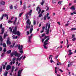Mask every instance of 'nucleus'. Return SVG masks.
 <instances>
[{"label":"nucleus","instance_id":"1","mask_svg":"<svg viewBox=\"0 0 76 76\" xmlns=\"http://www.w3.org/2000/svg\"><path fill=\"white\" fill-rule=\"evenodd\" d=\"M44 39H46L47 38V39H46V40L44 42V45H43V46L44 47V48H45V49H47L48 48L47 47H46V45H47V42H48V40H49V39H50V37H49V36H45L44 37Z\"/></svg>","mask_w":76,"mask_h":76},{"label":"nucleus","instance_id":"2","mask_svg":"<svg viewBox=\"0 0 76 76\" xmlns=\"http://www.w3.org/2000/svg\"><path fill=\"white\" fill-rule=\"evenodd\" d=\"M12 33L15 35H17L18 36H20V33L19 31H17V27H15L14 28L13 30L12 31Z\"/></svg>","mask_w":76,"mask_h":76},{"label":"nucleus","instance_id":"3","mask_svg":"<svg viewBox=\"0 0 76 76\" xmlns=\"http://www.w3.org/2000/svg\"><path fill=\"white\" fill-rule=\"evenodd\" d=\"M48 26V27L47 29ZM50 24H49L48 25V23H47L46 25V27L45 28V29L46 31V34H47V35H48V34H49V30H50Z\"/></svg>","mask_w":76,"mask_h":76},{"label":"nucleus","instance_id":"4","mask_svg":"<svg viewBox=\"0 0 76 76\" xmlns=\"http://www.w3.org/2000/svg\"><path fill=\"white\" fill-rule=\"evenodd\" d=\"M14 54L16 56L18 57L16 59V61H18V60H19V57H20V56H21V54H18V53H17V52L16 51H14Z\"/></svg>","mask_w":76,"mask_h":76},{"label":"nucleus","instance_id":"5","mask_svg":"<svg viewBox=\"0 0 76 76\" xmlns=\"http://www.w3.org/2000/svg\"><path fill=\"white\" fill-rule=\"evenodd\" d=\"M22 48H23V46L22 45L20 47V45H19L18 47V48L19 49V51H20V53H23V51L22 50Z\"/></svg>","mask_w":76,"mask_h":76},{"label":"nucleus","instance_id":"6","mask_svg":"<svg viewBox=\"0 0 76 76\" xmlns=\"http://www.w3.org/2000/svg\"><path fill=\"white\" fill-rule=\"evenodd\" d=\"M32 10H30L29 12H28L26 14V19H28L29 18V17L28 16V15H29V16H30L31 15V14L32 13Z\"/></svg>","mask_w":76,"mask_h":76},{"label":"nucleus","instance_id":"7","mask_svg":"<svg viewBox=\"0 0 76 76\" xmlns=\"http://www.w3.org/2000/svg\"><path fill=\"white\" fill-rule=\"evenodd\" d=\"M30 20H29V19H28L26 21V24L27 25H28V26H26V29H28H28L30 28V27L29 26L31 25V22H29Z\"/></svg>","mask_w":76,"mask_h":76},{"label":"nucleus","instance_id":"8","mask_svg":"<svg viewBox=\"0 0 76 76\" xmlns=\"http://www.w3.org/2000/svg\"><path fill=\"white\" fill-rule=\"evenodd\" d=\"M11 68V66L10 65H8L6 67V70H9Z\"/></svg>","mask_w":76,"mask_h":76},{"label":"nucleus","instance_id":"9","mask_svg":"<svg viewBox=\"0 0 76 76\" xmlns=\"http://www.w3.org/2000/svg\"><path fill=\"white\" fill-rule=\"evenodd\" d=\"M22 69L21 70H19L18 72V76H21L20 75H21V73L22 72Z\"/></svg>","mask_w":76,"mask_h":76},{"label":"nucleus","instance_id":"10","mask_svg":"<svg viewBox=\"0 0 76 76\" xmlns=\"http://www.w3.org/2000/svg\"><path fill=\"white\" fill-rule=\"evenodd\" d=\"M32 34H31V36H29L28 37V42H31V37H32Z\"/></svg>","mask_w":76,"mask_h":76},{"label":"nucleus","instance_id":"11","mask_svg":"<svg viewBox=\"0 0 76 76\" xmlns=\"http://www.w3.org/2000/svg\"><path fill=\"white\" fill-rule=\"evenodd\" d=\"M72 50H69L68 52H69V54H68V56H70V55H72V54H73V52H72Z\"/></svg>","mask_w":76,"mask_h":76},{"label":"nucleus","instance_id":"12","mask_svg":"<svg viewBox=\"0 0 76 76\" xmlns=\"http://www.w3.org/2000/svg\"><path fill=\"white\" fill-rule=\"evenodd\" d=\"M7 44H9L10 45L11 44V43L10 42V41H9V38L8 37L7 39Z\"/></svg>","mask_w":76,"mask_h":76},{"label":"nucleus","instance_id":"13","mask_svg":"<svg viewBox=\"0 0 76 76\" xmlns=\"http://www.w3.org/2000/svg\"><path fill=\"white\" fill-rule=\"evenodd\" d=\"M8 35H7V33L6 32V33H4V38L5 39V38H6V37Z\"/></svg>","mask_w":76,"mask_h":76},{"label":"nucleus","instance_id":"14","mask_svg":"<svg viewBox=\"0 0 76 76\" xmlns=\"http://www.w3.org/2000/svg\"><path fill=\"white\" fill-rule=\"evenodd\" d=\"M71 9H72V10H75L76 8H75V6H72L71 8Z\"/></svg>","mask_w":76,"mask_h":76},{"label":"nucleus","instance_id":"15","mask_svg":"<svg viewBox=\"0 0 76 76\" xmlns=\"http://www.w3.org/2000/svg\"><path fill=\"white\" fill-rule=\"evenodd\" d=\"M0 40L1 42V44H2L1 42H3V38H2V37L1 36H0Z\"/></svg>","mask_w":76,"mask_h":76},{"label":"nucleus","instance_id":"16","mask_svg":"<svg viewBox=\"0 0 76 76\" xmlns=\"http://www.w3.org/2000/svg\"><path fill=\"white\" fill-rule=\"evenodd\" d=\"M8 73V72H6L4 73V76H7V75Z\"/></svg>","mask_w":76,"mask_h":76},{"label":"nucleus","instance_id":"17","mask_svg":"<svg viewBox=\"0 0 76 76\" xmlns=\"http://www.w3.org/2000/svg\"><path fill=\"white\" fill-rule=\"evenodd\" d=\"M13 70H14V66H13L12 67V70H11V73H13Z\"/></svg>","mask_w":76,"mask_h":76},{"label":"nucleus","instance_id":"18","mask_svg":"<svg viewBox=\"0 0 76 76\" xmlns=\"http://www.w3.org/2000/svg\"><path fill=\"white\" fill-rule=\"evenodd\" d=\"M44 1L42 0V1L41 3L40 4L41 5H42V6H43V5L44 4Z\"/></svg>","mask_w":76,"mask_h":76},{"label":"nucleus","instance_id":"19","mask_svg":"<svg viewBox=\"0 0 76 76\" xmlns=\"http://www.w3.org/2000/svg\"><path fill=\"white\" fill-rule=\"evenodd\" d=\"M15 61H12V62L11 61L10 63V64L11 65H12V63L13 64H15Z\"/></svg>","mask_w":76,"mask_h":76},{"label":"nucleus","instance_id":"20","mask_svg":"<svg viewBox=\"0 0 76 76\" xmlns=\"http://www.w3.org/2000/svg\"><path fill=\"white\" fill-rule=\"evenodd\" d=\"M1 5H4V4H5V2L4 1L1 2Z\"/></svg>","mask_w":76,"mask_h":76},{"label":"nucleus","instance_id":"21","mask_svg":"<svg viewBox=\"0 0 76 76\" xmlns=\"http://www.w3.org/2000/svg\"><path fill=\"white\" fill-rule=\"evenodd\" d=\"M32 31H33V28H30V34H31V33H32Z\"/></svg>","mask_w":76,"mask_h":76},{"label":"nucleus","instance_id":"22","mask_svg":"<svg viewBox=\"0 0 76 76\" xmlns=\"http://www.w3.org/2000/svg\"><path fill=\"white\" fill-rule=\"evenodd\" d=\"M41 8H39V11H38V14H39L40 13V12H41Z\"/></svg>","mask_w":76,"mask_h":76},{"label":"nucleus","instance_id":"23","mask_svg":"<svg viewBox=\"0 0 76 76\" xmlns=\"http://www.w3.org/2000/svg\"><path fill=\"white\" fill-rule=\"evenodd\" d=\"M76 30V28H72L71 29V31H73V30Z\"/></svg>","mask_w":76,"mask_h":76},{"label":"nucleus","instance_id":"24","mask_svg":"<svg viewBox=\"0 0 76 76\" xmlns=\"http://www.w3.org/2000/svg\"><path fill=\"white\" fill-rule=\"evenodd\" d=\"M17 20V18L16 17H15V20L14 21V24H15V23H16V22Z\"/></svg>","mask_w":76,"mask_h":76},{"label":"nucleus","instance_id":"25","mask_svg":"<svg viewBox=\"0 0 76 76\" xmlns=\"http://www.w3.org/2000/svg\"><path fill=\"white\" fill-rule=\"evenodd\" d=\"M23 13L22 12L19 14V16L20 18V17H21V16H22V14H23Z\"/></svg>","mask_w":76,"mask_h":76},{"label":"nucleus","instance_id":"26","mask_svg":"<svg viewBox=\"0 0 76 76\" xmlns=\"http://www.w3.org/2000/svg\"><path fill=\"white\" fill-rule=\"evenodd\" d=\"M55 73L56 74H57V67H55Z\"/></svg>","mask_w":76,"mask_h":76},{"label":"nucleus","instance_id":"27","mask_svg":"<svg viewBox=\"0 0 76 76\" xmlns=\"http://www.w3.org/2000/svg\"><path fill=\"white\" fill-rule=\"evenodd\" d=\"M11 51H12V50H8L7 52V53H8V54H10V53H11Z\"/></svg>","mask_w":76,"mask_h":76},{"label":"nucleus","instance_id":"28","mask_svg":"<svg viewBox=\"0 0 76 76\" xmlns=\"http://www.w3.org/2000/svg\"><path fill=\"white\" fill-rule=\"evenodd\" d=\"M4 17V14H3L2 15V17H1L0 19H1V20H2V19H3V17Z\"/></svg>","mask_w":76,"mask_h":76},{"label":"nucleus","instance_id":"29","mask_svg":"<svg viewBox=\"0 0 76 76\" xmlns=\"http://www.w3.org/2000/svg\"><path fill=\"white\" fill-rule=\"evenodd\" d=\"M23 9H24V10H25V9H26V5H24L23 6Z\"/></svg>","mask_w":76,"mask_h":76},{"label":"nucleus","instance_id":"30","mask_svg":"<svg viewBox=\"0 0 76 76\" xmlns=\"http://www.w3.org/2000/svg\"><path fill=\"white\" fill-rule=\"evenodd\" d=\"M22 57H23V56H21V57H20V58H19V59H18V60L19 61H20V60H21L22 59Z\"/></svg>","mask_w":76,"mask_h":76},{"label":"nucleus","instance_id":"31","mask_svg":"<svg viewBox=\"0 0 76 76\" xmlns=\"http://www.w3.org/2000/svg\"><path fill=\"white\" fill-rule=\"evenodd\" d=\"M3 46L4 47H6V45L5 43H4L3 44Z\"/></svg>","mask_w":76,"mask_h":76},{"label":"nucleus","instance_id":"32","mask_svg":"<svg viewBox=\"0 0 76 76\" xmlns=\"http://www.w3.org/2000/svg\"><path fill=\"white\" fill-rule=\"evenodd\" d=\"M3 69H5V68H6V65H3Z\"/></svg>","mask_w":76,"mask_h":76},{"label":"nucleus","instance_id":"33","mask_svg":"<svg viewBox=\"0 0 76 76\" xmlns=\"http://www.w3.org/2000/svg\"><path fill=\"white\" fill-rule=\"evenodd\" d=\"M56 2V0H52V3H55Z\"/></svg>","mask_w":76,"mask_h":76},{"label":"nucleus","instance_id":"34","mask_svg":"<svg viewBox=\"0 0 76 76\" xmlns=\"http://www.w3.org/2000/svg\"><path fill=\"white\" fill-rule=\"evenodd\" d=\"M10 7V9H13V6H12V5H11Z\"/></svg>","mask_w":76,"mask_h":76},{"label":"nucleus","instance_id":"35","mask_svg":"<svg viewBox=\"0 0 76 76\" xmlns=\"http://www.w3.org/2000/svg\"><path fill=\"white\" fill-rule=\"evenodd\" d=\"M62 1H60L59 2H58V4H60H60H61V3H62Z\"/></svg>","mask_w":76,"mask_h":76},{"label":"nucleus","instance_id":"36","mask_svg":"<svg viewBox=\"0 0 76 76\" xmlns=\"http://www.w3.org/2000/svg\"><path fill=\"white\" fill-rule=\"evenodd\" d=\"M1 31L3 32L4 31V28H2Z\"/></svg>","mask_w":76,"mask_h":76},{"label":"nucleus","instance_id":"37","mask_svg":"<svg viewBox=\"0 0 76 76\" xmlns=\"http://www.w3.org/2000/svg\"><path fill=\"white\" fill-rule=\"evenodd\" d=\"M9 29H10V32H12V28H11V27H10L9 28Z\"/></svg>","mask_w":76,"mask_h":76},{"label":"nucleus","instance_id":"38","mask_svg":"<svg viewBox=\"0 0 76 76\" xmlns=\"http://www.w3.org/2000/svg\"><path fill=\"white\" fill-rule=\"evenodd\" d=\"M8 23H12L13 22V21H11L10 20L8 21Z\"/></svg>","mask_w":76,"mask_h":76},{"label":"nucleus","instance_id":"39","mask_svg":"<svg viewBox=\"0 0 76 76\" xmlns=\"http://www.w3.org/2000/svg\"><path fill=\"white\" fill-rule=\"evenodd\" d=\"M34 25H35V24H36V21H34Z\"/></svg>","mask_w":76,"mask_h":76},{"label":"nucleus","instance_id":"40","mask_svg":"<svg viewBox=\"0 0 76 76\" xmlns=\"http://www.w3.org/2000/svg\"><path fill=\"white\" fill-rule=\"evenodd\" d=\"M75 40H76V38L75 37L73 38L72 39V41H74Z\"/></svg>","mask_w":76,"mask_h":76},{"label":"nucleus","instance_id":"41","mask_svg":"<svg viewBox=\"0 0 76 76\" xmlns=\"http://www.w3.org/2000/svg\"><path fill=\"white\" fill-rule=\"evenodd\" d=\"M15 60H16V58H14L12 59V61H15Z\"/></svg>","mask_w":76,"mask_h":76},{"label":"nucleus","instance_id":"42","mask_svg":"<svg viewBox=\"0 0 76 76\" xmlns=\"http://www.w3.org/2000/svg\"><path fill=\"white\" fill-rule=\"evenodd\" d=\"M12 38L13 39H15V36L14 35H13L12 36Z\"/></svg>","mask_w":76,"mask_h":76},{"label":"nucleus","instance_id":"43","mask_svg":"<svg viewBox=\"0 0 76 76\" xmlns=\"http://www.w3.org/2000/svg\"><path fill=\"white\" fill-rule=\"evenodd\" d=\"M14 54L13 53H12L11 54V57H13V55H14Z\"/></svg>","mask_w":76,"mask_h":76},{"label":"nucleus","instance_id":"44","mask_svg":"<svg viewBox=\"0 0 76 76\" xmlns=\"http://www.w3.org/2000/svg\"><path fill=\"white\" fill-rule=\"evenodd\" d=\"M42 14H40L39 15V17H41V16H42Z\"/></svg>","mask_w":76,"mask_h":76},{"label":"nucleus","instance_id":"45","mask_svg":"<svg viewBox=\"0 0 76 76\" xmlns=\"http://www.w3.org/2000/svg\"><path fill=\"white\" fill-rule=\"evenodd\" d=\"M49 9H50L49 7H47V8L46 9V11H47V10H49Z\"/></svg>","mask_w":76,"mask_h":76},{"label":"nucleus","instance_id":"46","mask_svg":"<svg viewBox=\"0 0 76 76\" xmlns=\"http://www.w3.org/2000/svg\"><path fill=\"white\" fill-rule=\"evenodd\" d=\"M38 9H39V7H37L36 9V10L38 11Z\"/></svg>","mask_w":76,"mask_h":76},{"label":"nucleus","instance_id":"47","mask_svg":"<svg viewBox=\"0 0 76 76\" xmlns=\"http://www.w3.org/2000/svg\"><path fill=\"white\" fill-rule=\"evenodd\" d=\"M29 31H27V35H29Z\"/></svg>","mask_w":76,"mask_h":76},{"label":"nucleus","instance_id":"48","mask_svg":"<svg viewBox=\"0 0 76 76\" xmlns=\"http://www.w3.org/2000/svg\"><path fill=\"white\" fill-rule=\"evenodd\" d=\"M58 69L60 70V71L61 72H63V70H61V69Z\"/></svg>","mask_w":76,"mask_h":76},{"label":"nucleus","instance_id":"49","mask_svg":"<svg viewBox=\"0 0 76 76\" xmlns=\"http://www.w3.org/2000/svg\"><path fill=\"white\" fill-rule=\"evenodd\" d=\"M46 18H47V17H46V16H45L44 18V20H46Z\"/></svg>","mask_w":76,"mask_h":76},{"label":"nucleus","instance_id":"50","mask_svg":"<svg viewBox=\"0 0 76 76\" xmlns=\"http://www.w3.org/2000/svg\"><path fill=\"white\" fill-rule=\"evenodd\" d=\"M4 16L5 17H6V16H8V15H7V14H4Z\"/></svg>","mask_w":76,"mask_h":76},{"label":"nucleus","instance_id":"51","mask_svg":"<svg viewBox=\"0 0 76 76\" xmlns=\"http://www.w3.org/2000/svg\"><path fill=\"white\" fill-rule=\"evenodd\" d=\"M44 39H42V42L43 43H44Z\"/></svg>","mask_w":76,"mask_h":76},{"label":"nucleus","instance_id":"52","mask_svg":"<svg viewBox=\"0 0 76 76\" xmlns=\"http://www.w3.org/2000/svg\"><path fill=\"white\" fill-rule=\"evenodd\" d=\"M49 15V13H47L46 15V17H48Z\"/></svg>","mask_w":76,"mask_h":76},{"label":"nucleus","instance_id":"53","mask_svg":"<svg viewBox=\"0 0 76 76\" xmlns=\"http://www.w3.org/2000/svg\"><path fill=\"white\" fill-rule=\"evenodd\" d=\"M2 50V47H0V51Z\"/></svg>","mask_w":76,"mask_h":76},{"label":"nucleus","instance_id":"54","mask_svg":"<svg viewBox=\"0 0 76 76\" xmlns=\"http://www.w3.org/2000/svg\"><path fill=\"white\" fill-rule=\"evenodd\" d=\"M47 19L48 20L50 19V16L48 17Z\"/></svg>","mask_w":76,"mask_h":76},{"label":"nucleus","instance_id":"55","mask_svg":"<svg viewBox=\"0 0 76 76\" xmlns=\"http://www.w3.org/2000/svg\"><path fill=\"white\" fill-rule=\"evenodd\" d=\"M3 26L2 24H1L0 25V28H2V26Z\"/></svg>","mask_w":76,"mask_h":76},{"label":"nucleus","instance_id":"56","mask_svg":"<svg viewBox=\"0 0 76 76\" xmlns=\"http://www.w3.org/2000/svg\"><path fill=\"white\" fill-rule=\"evenodd\" d=\"M66 41H67V45L68 44H69V42H68V40H67V39H66Z\"/></svg>","mask_w":76,"mask_h":76},{"label":"nucleus","instance_id":"57","mask_svg":"<svg viewBox=\"0 0 76 76\" xmlns=\"http://www.w3.org/2000/svg\"><path fill=\"white\" fill-rule=\"evenodd\" d=\"M75 35L73 34L72 35V38H74V37H75Z\"/></svg>","mask_w":76,"mask_h":76},{"label":"nucleus","instance_id":"58","mask_svg":"<svg viewBox=\"0 0 76 76\" xmlns=\"http://www.w3.org/2000/svg\"><path fill=\"white\" fill-rule=\"evenodd\" d=\"M45 29V27H42V30H44Z\"/></svg>","mask_w":76,"mask_h":76},{"label":"nucleus","instance_id":"59","mask_svg":"<svg viewBox=\"0 0 76 76\" xmlns=\"http://www.w3.org/2000/svg\"><path fill=\"white\" fill-rule=\"evenodd\" d=\"M69 46H70V44H69V45H68L67 46V48H69Z\"/></svg>","mask_w":76,"mask_h":76},{"label":"nucleus","instance_id":"60","mask_svg":"<svg viewBox=\"0 0 76 76\" xmlns=\"http://www.w3.org/2000/svg\"><path fill=\"white\" fill-rule=\"evenodd\" d=\"M51 57H52V55H50V57H49V59H50V58H51Z\"/></svg>","mask_w":76,"mask_h":76},{"label":"nucleus","instance_id":"61","mask_svg":"<svg viewBox=\"0 0 76 76\" xmlns=\"http://www.w3.org/2000/svg\"><path fill=\"white\" fill-rule=\"evenodd\" d=\"M45 35V34H42V37H43Z\"/></svg>","mask_w":76,"mask_h":76},{"label":"nucleus","instance_id":"62","mask_svg":"<svg viewBox=\"0 0 76 76\" xmlns=\"http://www.w3.org/2000/svg\"><path fill=\"white\" fill-rule=\"evenodd\" d=\"M50 61L51 63H53V62H54V61H53V60H50Z\"/></svg>","mask_w":76,"mask_h":76},{"label":"nucleus","instance_id":"63","mask_svg":"<svg viewBox=\"0 0 76 76\" xmlns=\"http://www.w3.org/2000/svg\"><path fill=\"white\" fill-rule=\"evenodd\" d=\"M70 64H68V67H70Z\"/></svg>","mask_w":76,"mask_h":76},{"label":"nucleus","instance_id":"64","mask_svg":"<svg viewBox=\"0 0 76 76\" xmlns=\"http://www.w3.org/2000/svg\"><path fill=\"white\" fill-rule=\"evenodd\" d=\"M73 13H74V14H76V12H75V11H74L73 12Z\"/></svg>","mask_w":76,"mask_h":76}]
</instances>
